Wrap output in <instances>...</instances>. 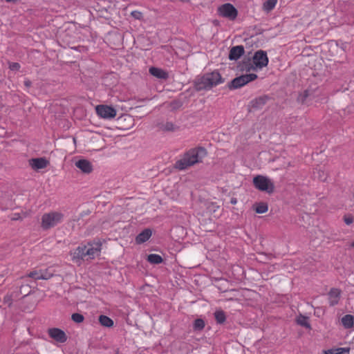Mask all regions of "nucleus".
Segmentation results:
<instances>
[{
    "label": "nucleus",
    "instance_id": "19",
    "mask_svg": "<svg viewBox=\"0 0 354 354\" xmlns=\"http://www.w3.org/2000/svg\"><path fill=\"white\" fill-rule=\"evenodd\" d=\"M152 235V230L150 228H145L139 233L135 239L137 244H142L147 241Z\"/></svg>",
    "mask_w": 354,
    "mask_h": 354
},
{
    "label": "nucleus",
    "instance_id": "22",
    "mask_svg": "<svg viewBox=\"0 0 354 354\" xmlns=\"http://www.w3.org/2000/svg\"><path fill=\"white\" fill-rule=\"evenodd\" d=\"M16 290H14L15 294H17V297L19 295H23V297L30 295L32 293L31 287L28 284H22L19 287L16 288Z\"/></svg>",
    "mask_w": 354,
    "mask_h": 354
},
{
    "label": "nucleus",
    "instance_id": "7",
    "mask_svg": "<svg viewBox=\"0 0 354 354\" xmlns=\"http://www.w3.org/2000/svg\"><path fill=\"white\" fill-rule=\"evenodd\" d=\"M252 61L257 71V69H261L267 66L269 59L266 51L259 50L254 53Z\"/></svg>",
    "mask_w": 354,
    "mask_h": 354
},
{
    "label": "nucleus",
    "instance_id": "10",
    "mask_svg": "<svg viewBox=\"0 0 354 354\" xmlns=\"http://www.w3.org/2000/svg\"><path fill=\"white\" fill-rule=\"evenodd\" d=\"M49 337L59 343H64L67 340L65 332L58 328H51L48 330Z\"/></svg>",
    "mask_w": 354,
    "mask_h": 354
},
{
    "label": "nucleus",
    "instance_id": "24",
    "mask_svg": "<svg viewBox=\"0 0 354 354\" xmlns=\"http://www.w3.org/2000/svg\"><path fill=\"white\" fill-rule=\"evenodd\" d=\"M214 316L218 324H223L226 321V315L223 310H216L214 313Z\"/></svg>",
    "mask_w": 354,
    "mask_h": 354
},
{
    "label": "nucleus",
    "instance_id": "5",
    "mask_svg": "<svg viewBox=\"0 0 354 354\" xmlns=\"http://www.w3.org/2000/svg\"><path fill=\"white\" fill-rule=\"evenodd\" d=\"M252 183L254 187L261 192L272 194L274 190L273 182L267 176L257 175L253 178Z\"/></svg>",
    "mask_w": 354,
    "mask_h": 354
},
{
    "label": "nucleus",
    "instance_id": "37",
    "mask_svg": "<svg viewBox=\"0 0 354 354\" xmlns=\"http://www.w3.org/2000/svg\"><path fill=\"white\" fill-rule=\"evenodd\" d=\"M131 15L136 19H141L143 17L142 13L138 10L132 11Z\"/></svg>",
    "mask_w": 354,
    "mask_h": 354
},
{
    "label": "nucleus",
    "instance_id": "25",
    "mask_svg": "<svg viewBox=\"0 0 354 354\" xmlns=\"http://www.w3.org/2000/svg\"><path fill=\"white\" fill-rule=\"evenodd\" d=\"M147 260L149 263L151 264H160L163 262L162 257L157 254H150L147 256Z\"/></svg>",
    "mask_w": 354,
    "mask_h": 354
},
{
    "label": "nucleus",
    "instance_id": "23",
    "mask_svg": "<svg viewBox=\"0 0 354 354\" xmlns=\"http://www.w3.org/2000/svg\"><path fill=\"white\" fill-rule=\"evenodd\" d=\"M342 324L345 328H351L354 324V316L352 315H346L341 319Z\"/></svg>",
    "mask_w": 354,
    "mask_h": 354
},
{
    "label": "nucleus",
    "instance_id": "20",
    "mask_svg": "<svg viewBox=\"0 0 354 354\" xmlns=\"http://www.w3.org/2000/svg\"><path fill=\"white\" fill-rule=\"evenodd\" d=\"M156 127L159 130L168 132H174L179 129L177 125L171 122H160L156 124Z\"/></svg>",
    "mask_w": 354,
    "mask_h": 354
},
{
    "label": "nucleus",
    "instance_id": "36",
    "mask_svg": "<svg viewBox=\"0 0 354 354\" xmlns=\"http://www.w3.org/2000/svg\"><path fill=\"white\" fill-rule=\"evenodd\" d=\"M20 64L18 62H9V68L11 71H19L20 69Z\"/></svg>",
    "mask_w": 354,
    "mask_h": 354
},
{
    "label": "nucleus",
    "instance_id": "12",
    "mask_svg": "<svg viewBox=\"0 0 354 354\" xmlns=\"http://www.w3.org/2000/svg\"><path fill=\"white\" fill-rule=\"evenodd\" d=\"M89 248H86V254L88 259H93L101 252L102 243L100 241L88 243Z\"/></svg>",
    "mask_w": 354,
    "mask_h": 354
},
{
    "label": "nucleus",
    "instance_id": "26",
    "mask_svg": "<svg viewBox=\"0 0 354 354\" xmlns=\"http://www.w3.org/2000/svg\"><path fill=\"white\" fill-rule=\"evenodd\" d=\"M100 324L105 327L111 328L113 326V321L109 317L104 315H101L99 317Z\"/></svg>",
    "mask_w": 354,
    "mask_h": 354
},
{
    "label": "nucleus",
    "instance_id": "18",
    "mask_svg": "<svg viewBox=\"0 0 354 354\" xmlns=\"http://www.w3.org/2000/svg\"><path fill=\"white\" fill-rule=\"evenodd\" d=\"M329 304L330 306L337 305L339 302L341 290L338 288H333L330 290L328 294Z\"/></svg>",
    "mask_w": 354,
    "mask_h": 354
},
{
    "label": "nucleus",
    "instance_id": "8",
    "mask_svg": "<svg viewBox=\"0 0 354 354\" xmlns=\"http://www.w3.org/2000/svg\"><path fill=\"white\" fill-rule=\"evenodd\" d=\"M218 12L220 16L225 17L230 20H234L238 15L236 8L230 3H224L218 7Z\"/></svg>",
    "mask_w": 354,
    "mask_h": 354
},
{
    "label": "nucleus",
    "instance_id": "6",
    "mask_svg": "<svg viewBox=\"0 0 354 354\" xmlns=\"http://www.w3.org/2000/svg\"><path fill=\"white\" fill-rule=\"evenodd\" d=\"M257 77V75L254 73L241 75L229 82L227 86L231 91L238 89L244 86L248 83L255 80Z\"/></svg>",
    "mask_w": 354,
    "mask_h": 354
},
{
    "label": "nucleus",
    "instance_id": "1",
    "mask_svg": "<svg viewBox=\"0 0 354 354\" xmlns=\"http://www.w3.org/2000/svg\"><path fill=\"white\" fill-rule=\"evenodd\" d=\"M225 79L222 77L217 70L211 73H205L198 75L193 81V87L196 91H207L214 87L223 84Z\"/></svg>",
    "mask_w": 354,
    "mask_h": 354
},
{
    "label": "nucleus",
    "instance_id": "15",
    "mask_svg": "<svg viewBox=\"0 0 354 354\" xmlns=\"http://www.w3.org/2000/svg\"><path fill=\"white\" fill-rule=\"evenodd\" d=\"M86 245H80L78 246L72 253L73 261L75 262H78L81 260H84V258L87 257L86 254Z\"/></svg>",
    "mask_w": 354,
    "mask_h": 354
},
{
    "label": "nucleus",
    "instance_id": "2",
    "mask_svg": "<svg viewBox=\"0 0 354 354\" xmlns=\"http://www.w3.org/2000/svg\"><path fill=\"white\" fill-rule=\"evenodd\" d=\"M207 155V149L203 147H197L186 151L183 157L175 162V168L185 170L196 163L202 162Z\"/></svg>",
    "mask_w": 354,
    "mask_h": 354
},
{
    "label": "nucleus",
    "instance_id": "40",
    "mask_svg": "<svg viewBox=\"0 0 354 354\" xmlns=\"http://www.w3.org/2000/svg\"><path fill=\"white\" fill-rule=\"evenodd\" d=\"M12 221H18L21 219V216L19 213H15L10 217Z\"/></svg>",
    "mask_w": 354,
    "mask_h": 354
},
{
    "label": "nucleus",
    "instance_id": "41",
    "mask_svg": "<svg viewBox=\"0 0 354 354\" xmlns=\"http://www.w3.org/2000/svg\"><path fill=\"white\" fill-rule=\"evenodd\" d=\"M24 84L26 88H28L32 86V83L29 79L26 78L24 81Z\"/></svg>",
    "mask_w": 354,
    "mask_h": 354
},
{
    "label": "nucleus",
    "instance_id": "42",
    "mask_svg": "<svg viewBox=\"0 0 354 354\" xmlns=\"http://www.w3.org/2000/svg\"><path fill=\"white\" fill-rule=\"evenodd\" d=\"M230 203L232 205H236L237 203V199L236 198L232 197L230 199Z\"/></svg>",
    "mask_w": 354,
    "mask_h": 354
},
{
    "label": "nucleus",
    "instance_id": "27",
    "mask_svg": "<svg viewBox=\"0 0 354 354\" xmlns=\"http://www.w3.org/2000/svg\"><path fill=\"white\" fill-rule=\"evenodd\" d=\"M205 326V321L201 318H197L193 323V330L195 332L202 331Z\"/></svg>",
    "mask_w": 354,
    "mask_h": 354
},
{
    "label": "nucleus",
    "instance_id": "43",
    "mask_svg": "<svg viewBox=\"0 0 354 354\" xmlns=\"http://www.w3.org/2000/svg\"><path fill=\"white\" fill-rule=\"evenodd\" d=\"M340 47H341V48H342L344 51H345V50H346V47H347V44H346V43H342V44H341V46H340Z\"/></svg>",
    "mask_w": 354,
    "mask_h": 354
},
{
    "label": "nucleus",
    "instance_id": "30",
    "mask_svg": "<svg viewBox=\"0 0 354 354\" xmlns=\"http://www.w3.org/2000/svg\"><path fill=\"white\" fill-rule=\"evenodd\" d=\"M17 298V294H15V291L11 293L6 294L3 297V303L7 304L8 307H10L12 304L14 299Z\"/></svg>",
    "mask_w": 354,
    "mask_h": 354
},
{
    "label": "nucleus",
    "instance_id": "28",
    "mask_svg": "<svg viewBox=\"0 0 354 354\" xmlns=\"http://www.w3.org/2000/svg\"><path fill=\"white\" fill-rule=\"evenodd\" d=\"M297 323L298 325L301 326L307 329H310L311 326L308 322V317L302 315H300L297 318Z\"/></svg>",
    "mask_w": 354,
    "mask_h": 354
},
{
    "label": "nucleus",
    "instance_id": "32",
    "mask_svg": "<svg viewBox=\"0 0 354 354\" xmlns=\"http://www.w3.org/2000/svg\"><path fill=\"white\" fill-rule=\"evenodd\" d=\"M27 277L32 278V279H34L35 280L41 279V278H45V276L44 277L41 274V273L40 272V270H33V271L30 272L27 274Z\"/></svg>",
    "mask_w": 354,
    "mask_h": 354
},
{
    "label": "nucleus",
    "instance_id": "34",
    "mask_svg": "<svg viewBox=\"0 0 354 354\" xmlns=\"http://www.w3.org/2000/svg\"><path fill=\"white\" fill-rule=\"evenodd\" d=\"M183 103L180 100H174L170 102V107L172 111L180 109Z\"/></svg>",
    "mask_w": 354,
    "mask_h": 354
},
{
    "label": "nucleus",
    "instance_id": "44",
    "mask_svg": "<svg viewBox=\"0 0 354 354\" xmlns=\"http://www.w3.org/2000/svg\"><path fill=\"white\" fill-rule=\"evenodd\" d=\"M108 77H109L108 76H106V77H104V84H105L106 85H107L106 82V81H107Z\"/></svg>",
    "mask_w": 354,
    "mask_h": 354
},
{
    "label": "nucleus",
    "instance_id": "9",
    "mask_svg": "<svg viewBox=\"0 0 354 354\" xmlns=\"http://www.w3.org/2000/svg\"><path fill=\"white\" fill-rule=\"evenodd\" d=\"M97 115L102 118L111 120L115 117L116 110L111 106L100 104L95 107Z\"/></svg>",
    "mask_w": 354,
    "mask_h": 354
},
{
    "label": "nucleus",
    "instance_id": "11",
    "mask_svg": "<svg viewBox=\"0 0 354 354\" xmlns=\"http://www.w3.org/2000/svg\"><path fill=\"white\" fill-rule=\"evenodd\" d=\"M30 167L35 171L46 168L49 165V161L45 157L33 158L28 160Z\"/></svg>",
    "mask_w": 354,
    "mask_h": 354
},
{
    "label": "nucleus",
    "instance_id": "14",
    "mask_svg": "<svg viewBox=\"0 0 354 354\" xmlns=\"http://www.w3.org/2000/svg\"><path fill=\"white\" fill-rule=\"evenodd\" d=\"M237 68L239 71H246L250 72L251 71H256L254 67V64L250 57H244L243 59L239 62L237 65Z\"/></svg>",
    "mask_w": 354,
    "mask_h": 354
},
{
    "label": "nucleus",
    "instance_id": "21",
    "mask_svg": "<svg viewBox=\"0 0 354 354\" xmlns=\"http://www.w3.org/2000/svg\"><path fill=\"white\" fill-rule=\"evenodd\" d=\"M270 97L268 95H262L253 99L250 102L251 106L255 109H261L266 104Z\"/></svg>",
    "mask_w": 354,
    "mask_h": 354
},
{
    "label": "nucleus",
    "instance_id": "3",
    "mask_svg": "<svg viewBox=\"0 0 354 354\" xmlns=\"http://www.w3.org/2000/svg\"><path fill=\"white\" fill-rule=\"evenodd\" d=\"M323 88L317 84H311L303 92L300 93L297 98V101L304 105L310 106L314 102H317L322 100Z\"/></svg>",
    "mask_w": 354,
    "mask_h": 354
},
{
    "label": "nucleus",
    "instance_id": "39",
    "mask_svg": "<svg viewBox=\"0 0 354 354\" xmlns=\"http://www.w3.org/2000/svg\"><path fill=\"white\" fill-rule=\"evenodd\" d=\"M353 217L351 214L345 215L344 216V221L348 225L353 223Z\"/></svg>",
    "mask_w": 354,
    "mask_h": 354
},
{
    "label": "nucleus",
    "instance_id": "13",
    "mask_svg": "<svg viewBox=\"0 0 354 354\" xmlns=\"http://www.w3.org/2000/svg\"><path fill=\"white\" fill-rule=\"evenodd\" d=\"M245 53L243 46L238 45L232 46L229 52L228 58L231 61H237Z\"/></svg>",
    "mask_w": 354,
    "mask_h": 354
},
{
    "label": "nucleus",
    "instance_id": "45",
    "mask_svg": "<svg viewBox=\"0 0 354 354\" xmlns=\"http://www.w3.org/2000/svg\"><path fill=\"white\" fill-rule=\"evenodd\" d=\"M352 246L354 247V242L352 243Z\"/></svg>",
    "mask_w": 354,
    "mask_h": 354
},
{
    "label": "nucleus",
    "instance_id": "35",
    "mask_svg": "<svg viewBox=\"0 0 354 354\" xmlns=\"http://www.w3.org/2000/svg\"><path fill=\"white\" fill-rule=\"evenodd\" d=\"M40 272L44 277L45 276V278H41V279L47 280V279H50L53 276V274L51 272H48V269H45V270L41 269Z\"/></svg>",
    "mask_w": 354,
    "mask_h": 354
},
{
    "label": "nucleus",
    "instance_id": "16",
    "mask_svg": "<svg viewBox=\"0 0 354 354\" xmlns=\"http://www.w3.org/2000/svg\"><path fill=\"white\" fill-rule=\"evenodd\" d=\"M149 73L152 76L160 80H166L169 78V73L160 68L151 66L149 69Z\"/></svg>",
    "mask_w": 354,
    "mask_h": 354
},
{
    "label": "nucleus",
    "instance_id": "29",
    "mask_svg": "<svg viewBox=\"0 0 354 354\" xmlns=\"http://www.w3.org/2000/svg\"><path fill=\"white\" fill-rule=\"evenodd\" d=\"M254 209L257 214H263L268 212V205L264 202L258 203L254 205Z\"/></svg>",
    "mask_w": 354,
    "mask_h": 354
},
{
    "label": "nucleus",
    "instance_id": "33",
    "mask_svg": "<svg viewBox=\"0 0 354 354\" xmlns=\"http://www.w3.org/2000/svg\"><path fill=\"white\" fill-rule=\"evenodd\" d=\"M71 319L75 323L80 324L84 322V317L80 313H75L72 314Z\"/></svg>",
    "mask_w": 354,
    "mask_h": 354
},
{
    "label": "nucleus",
    "instance_id": "38",
    "mask_svg": "<svg viewBox=\"0 0 354 354\" xmlns=\"http://www.w3.org/2000/svg\"><path fill=\"white\" fill-rule=\"evenodd\" d=\"M350 352V348L349 347H345V348H339L337 350V352L334 354H349Z\"/></svg>",
    "mask_w": 354,
    "mask_h": 354
},
{
    "label": "nucleus",
    "instance_id": "4",
    "mask_svg": "<svg viewBox=\"0 0 354 354\" xmlns=\"http://www.w3.org/2000/svg\"><path fill=\"white\" fill-rule=\"evenodd\" d=\"M64 217V214L59 212L45 213L41 216V227L44 230H48L61 223Z\"/></svg>",
    "mask_w": 354,
    "mask_h": 354
},
{
    "label": "nucleus",
    "instance_id": "31",
    "mask_svg": "<svg viewBox=\"0 0 354 354\" xmlns=\"http://www.w3.org/2000/svg\"><path fill=\"white\" fill-rule=\"evenodd\" d=\"M277 3V0H267L263 3V10L266 12H269L272 10L276 4Z\"/></svg>",
    "mask_w": 354,
    "mask_h": 354
},
{
    "label": "nucleus",
    "instance_id": "17",
    "mask_svg": "<svg viewBox=\"0 0 354 354\" xmlns=\"http://www.w3.org/2000/svg\"><path fill=\"white\" fill-rule=\"evenodd\" d=\"M75 166L85 174H89L93 171L92 164L86 159H80L75 162Z\"/></svg>",
    "mask_w": 354,
    "mask_h": 354
}]
</instances>
